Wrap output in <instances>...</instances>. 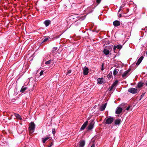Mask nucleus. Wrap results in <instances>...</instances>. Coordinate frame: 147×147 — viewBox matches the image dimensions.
I'll return each mask as SVG.
<instances>
[{"label": "nucleus", "instance_id": "f257e3e1", "mask_svg": "<svg viewBox=\"0 0 147 147\" xmlns=\"http://www.w3.org/2000/svg\"><path fill=\"white\" fill-rule=\"evenodd\" d=\"M35 128V125L33 122L30 123V125L29 126V132L30 134H32L34 131Z\"/></svg>", "mask_w": 147, "mask_h": 147}, {"label": "nucleus", "instance_id": "f03ea898", "mask_svg": "<svg viewBox=\"0 0 147 147\" xmlns=\"http://www.w3.org/2000/svg\"><path fill=\"white\" fill-rule=\"evenodd\" d=\"M113 46H109L107 48H105L103 52L105 55H107L112 50Z\"/></svg>", "mask_w": 147, "mask_h": 147}, {"label": "nucleus", "instance_id": "7ed1b4c3", "mask_svg": "<svg viewBox=\"0 0 147 147\" xmlns=\"http://www.w3.org/2000/svg\"><path fill=\"white\" fill-rule=\"evenodd\" d=\"M128 91L132 94H136L138 92V91L137 89L131 88L128 90Z\"/></svg>", "mask_w": 147, "mask_h": 147}, {"label": "nucleus", "instance_id": "20e7f679", "mask_svg": "<svg viewBox=\"0 0 147 147\" xmlns=\"http://www.w3.org/2000/svg\"><path fill=\"white\" fill-rule=\"evenodd\" d=\"M113 121V117H110L105 119V123L106 124H109L112 122Z\"/></svg>", "mask_w": 147, "mask_h": 147}, {"label": "nucleus", "instance_id": "39448f33", "mask_svg": "<svg viewBox=\"0 0 147 147\" xmlns=\"http://www.w3.org/2000/svg\"><path fill=\"white\" fill-rule=\"evenodd\" d=\"M94 121L92 120L90 123L88 127V129L89 130H91L94 127Z\"/></svg>", "mask_w": 147, "mask_h": 147}, {"label": "nucleus", "instance_id": "423d86ee", "mask_svg": "<svg viewBox=\"0 0 147 147\" xmlns=\"http://www.w3.org/2000/svg\"><path fill=\"white\" fill-rule=\"evenodd\" d=\"M122 108L120 107H117L115 113L117 114H119L122 112Z\"/></svg>", "mask_w": 147, "mask_h": 147}, {"label": "nucleus", "instance_id": "0eeeda50", "mask_svg": "<svg viewBox=\"0 0 147 147\" xmlns=\"http://www.w3.org/2000/svg\"><path fill=\"white\" fill-rule=\"evenodd\" d=\"M97 81L98 83L100 84L104 83L105 82V80L103 78H98V79Z\"/></svg>", "mask_w": 147, "mask_h": 147}, {"label": "nucleus", "instance_id": "6e6552de", "mask_svg": "<svg viewBox=\"0 0 147 147\" xmlns=\"http://www.w3.org/2000/svg\"><path fill=\"white\" fill-rule=\"evenodd\" d=\"M143 58H144L143 56H142L139 58V59H138L137 62L136 63V65L137 66H138L140 64V63L142 62Z\"/></svg>", "mask_w": 147, "mask_h": 147}, {"label": "nucleus", "instance_id": "1a4fd4ad", "mask_svg": "<svg viewBox=\"0 0 147 147\" xmlns=\"http://www.w3.org/2000/svg\"><path fill=\"white\" fill-rule=\"evenodd\" d=\"M118 81H115L113 84L111 86L110 88V91H111L113 89V88L117 84Z\"/></svg>", "mask_w": 147, "mask_h": 147}, {"label": "nucleus", "instance_id": "9d476101", "mask_svg": "<svg viewBox=\"0 0 147 147\" xmlns=\"http://www.w3.org/2000/svg\"><path fill=\"white\" fill-rule=\"evenodd\" d=\"M129 71V70L125 71L122 75V77L123 78H125L128 75V73Z\"/></svg>", "mask_w": 147, "mask_h": 147}, {"label": "nucleus", "instance_id": "9b49d317", "mask_svg": "<svg viewBox=\"0 0 147 147\" xmlns=\"http://www.w3.org/2000/svg\"><path fill=\"white\" fill-rule=\"evenodd\" d=\"M83 72L84 75H87L88 73V69L87 67L84 68V69Z\"/></svg>", "mask_w": 147, "mask_h": 147}, {"label": "nucleus", "instance_id": "f8f14e48", "mask_svg": "<svg viewBox=\"0 0 147 147\" xmlns=\"http://www.w3.org/2000/svg\"><path fill=\"white\" fill-rule=\"evenodd\" d=\"M107 105V103H105L104 105H102L100 107V110L101 111H103L104 110L106 106Z\"/></svg>", "mask_w": 147, "mask_h": 147}, {"label": "nucleus", "instance_id": "ddd939ff", "mask_svg": "<svg viewBox=\"0 0 147 147\" xmlns=\"http://www.w3.org/2000/svg\"><path fill=\"white\" fill-rule=\"evenodd\" d=\"M113 24L114 26H117L120 25V22L116 20L114 21Z\"/></svg>", "mask_w": 147, "mask_h": 147}, {"label": "nucleus", "instance_id": "4468645a", "mask_svg": "<svg viewBox=\"0 0 147 147\" xmlns=\"http://www.w3.org/2000/svg\"><path fill=\"white\" fill-rule=\"evenodd\" d=\"M88 121H86L82 126L81 128V129L83 130L85 129L86 126L87 125Z\"/></svg>", "mask_w": 147, "mask_h": 147}, {"label": "nucleus", "instance_id": "2eb2a0df", "mask_svg": "<svg viewBox=\"0 0 147 147\" xmlns=\"http://www.w3.org/2000/svg\"><path fill=\"white\" fill-rule=\"evenodd\" d=\"M79 143V147H83L85 144V142L83 140L80 141Z\"/></svg>", "mask_w": 147, "mask_h": 147}, {"label": "nucleus", "instance_id": "dca6fc26", "mask_svg": "<svg viewBox=\"0 0 147 147\" xmlns=\"http://www.w3.org/2000/svg\"><path fill=\"white\" fill-rule=\"evenodd\" d=\"M51 23V21L50 20H47L44 22V23L46 26H48Z\"/></svg>", "mask_w": 147, "mask_h": 147}, {"label": "nucleus", "instance_id": "f3484780", "mask_svg": "<svg viewBox=\"0 0 147 147\" xmlns=\"http://www.w3.org/2000/svg\"><path fill=\"white\" fill-rule=\"evenodd\" d=\"M14 115L17 119L20 120L22 119V118L20 117V116L19 114L16 113H15Z\"/></svg>", "mask_w": 147, "mask_h": 147}, {"label": "nucleus", "instance_id": "a211bd4d", "mask_svg": "<svg viewBox=\"0 0 147 147\" xmlns=\"http://www.w3.org/2000/svg\"><path fill=\"white\" fill-rule=\"evenodd\" d=\"M50 137L49 136H47L46 138H43L42 139L43 142L44 143Z\"/></svg>", "mask_w": 147, "mask_h": 147}, {"label": "nucleus", "instance_id": "6ab92c4d", "mask_svg": "<svg viewBox=\"0 0 147 147\" xmlns=\"http://www.w3.org/2000/svg\"><path fill=\"white\" fill-rule=\"evenodd\" d=\"M121 122V120L120 119H117L115 121V124L118 125Z\"/></svg>", "mask_w": 147, "mask_h": 147}, {"label": "nucleus", "instance_id": "aec40b11", "mask_svg": "<svg viewBox=\"0 0 147 147\" xmlns=\"http://www.w3.org/2000/svg\"><path fill=\"white\" fill-rule=\"evenodd\" d=\"M143 84L142 82H139L138 83L137 86L139 88L142 87L143 86Z\"/></svg>", "mask_w": 147, "mask_h": 147}, {"label": "nucleus", "instance_id": "412c9836", "mask_svg": "<svg viewBox=\"0 0 147 147\" xmlns=\"http://www.w3.org/2000/svg\"><path fill=\"white\" fill-rule=\"evenodd\" d=\"M112 73H110L109 74L107 75V77L109 79L110 78H111L112 76Z\"/></svg>", "mask_w": 147, "mask_h": 147}, {"label": "nucleus", "instance_id": "4be33fe9", "mask_svg": "<svg viewBox=\"0 0 147 147\" xmlns=\"http://www.w3.org/2000/svg\"><path fill=\"white\" fill-rule=\"evenodd\" d=\"M118 72V70L117 69H115L113 71V75L115 76L117 73Z\"/></svg>", "mask_w": 147, "mask_h": 147}, {"label": "nucleus", "instance_id": "5701e85b", "mask_svg": "<svg viewBox=\"0 0 147 147\" xmlns=\"http://www.w3.org/2000/svg\"><path fill=\"white\" fill-rule=\"evenodd\" d=\"M26 89V88L22 87L21 90V91L22 92H23L24 91H25Z\"/></svg>", "mask_w": 147, "mask_h": 147}, {"label": "nucleus", "instance_id": "b1692460", "mask_svg": "<svg viewBox=\"0 0 147 147\" xmlns=\"http://www.w3.org/2000/svg\"><path fill=\"white\" fill-rule=\"evenodd\" d=\"M57 47H54L53 48L52 51L53 52H55L57 51Z\"/></svg>", "mask_w": 147, "mask_h": 147}, {"label": "nucleus", "instance_id": "393cba45", "mask_svg": "<svg viewBox=\"0 0 147 147\" xmlns=\"http://www.w3.org/2000/svg\"><path fill=\"white\" fill-rule=\"evenodd\" d=\"M51 60H49L46 62L45 63V64L47 65L51 63Z\"/></svg>", "mask_w": 147, "mask_h": 147}, {"label": "nucleus", "instance_id": "a878e982", "mask_svg": "<svg viewBox=\"0 0 147 147\" xmlns=\"http://www.w3.org/2000/svg\"><path fill=\"white\" fill-rule=\"evenodd\" d=\"M116 46L117 49H121L122 48V46L121 45H118Z\"/></svg>", "mask_w": 147, "mask_h": 147}, {"label": "nucleus", "instance_id": "bb28decb", "mask_svg": "<svg viewBox=\"0 0 147 147\" xmlns=\"http://www.w3.org/2000/svg\"><path fill=\"white\" fill-rule=\"evenodd\" d=\"M49 38H45L43 41V42H45L47 41V40H49Z\"/></svg>", "mask_w": 147, "mask_h": 147}, {"label": "nucleus", "instance_id": "cd10ccee", "mask_svg": "<svg viewBox=\"0 0 147 147\" xmlns=\"http://www.w3.org/2000/svg\"><path fill=\"white\" fill-rule=\"evenodd\" d=\"M43 71L42 70L40 72V76H41L43 74Z\"/></svg>", "mask_w": 147, "mask_h": 147}, {"label": "nucleus", "instance_id": "c85d7f7f", "mask_svg": "<svg viewBox=\"0 0 147 147\" xmlns=\"http://www.w3.org/2000/svg\"><path fill=\"white\" fill-rule=\"evenodd\" d=\"M71 72V70H69L68 71L66 75H68V74H70Z\"/></svg>", "mask_w": 147, "mask_h": 147}, {"label": "nucleus", "instance_id": "c756f323", "mask_svg": "<svg viewBox=\"0 0 147 147\" xmlns=\"http://www.w3.org/2000/svg\"><path fill=\"white\" fill-rule=\"evenodd\" d=\"M131 106H129L126 109V110L127 111H128L129 108H130Z\"/></svg>", "mask_w": 147, "mask_h": 147}, {"label": "nucleus", "instance_id": "7c9ffc66", "mask_svg": "<svg viewBox=\"0 0 147 147\" xmlns=\"http://www.w3.org/2000/svg\"><path fill=\"white\" fill-rule=\"evenodd\" d=\"M103 66H104V65L103 64H102V68H101L102 70H103L104 69V68L103 67Z\"/></svg>", "mask_w": 147, "mask_h": 147}, {"label": "nucleus", "instance_id": "2f4dec72", "mask_svg": "<svg viewBox=\"0 0 147 147\" xmlns=\"http://www.w3.org/2000/svg\"><path fill=\"white\" fill-rule=\"evenodd\" d=\"M101 0H96V1L97 3H99L100 2Z\"/></svg>", "mask_w": 147, "mask_h": 147}, {"label": "nucleus", "instance_id": "473e14b6", "mask_svg": "<svg viewBox=\"0 0 147 147\" xmlns=\"http://www.w3.org/2000/svg\"><path fill=\"white\" fill-rule=\"evenodd\" d=\"M117 46H114L113 47V50L115 51L116 49L117 48Z\"/></svg>", "mask_w": 147, "mask_h": 147}, {"label": "nucleus", "instance_id": "72a5a7b5", "mask_svg": "<svg viewBox=\"0 0 147 147\" xmlns=\"http://www.w3.org/2000/svg\"><path fill=\"white\" fill-rule=\"evenodd\" d=\"M52 133H53V134H55V129H53Z\"/></svg>", "mask_w": 147, "mask_h": 147}, {"label": "nucleus", "instance_id": "f704fd0d", "mask_svg": "<svg viewBox=\"0 0 147 147\" xmlns=\"http://www.w3.org/2000/svg\"><path fill=\"white\" fill-rule=\"evenodd\" d=\"M53 143L52 142L51 143V145L50 146H48V147H51L53 145Z\"/></svg>", "mask_w": 147, "mask_h": 147}, {"label": "nucleus", "instance_id": "c9c22d12", "mask_svg": "<svg viewBox=\"0 0 147 147\" xmlns=\"http://www.w3.org/2000/svg\"><path fill=\"white\" fill-rule=\"evenodd\" d=\"M91 147H95L94 144H93Z\"/></svg>", "mask_w": 147, "mask_h": 147}, {"label": "nucleus", "instance_id": "e433bc0d", "mask_svg": "<svg viewBox=\"0 0 147 147\" xmlns=\"http://www.w3.org/2000/svg\"><path fill=\"white\" fill-rule=\"evenodd\" d=\"M122 7H121L120 8V9L119 10V12L121 9Z\"/></svg>", "mask_w": 147, "mask_h": 147}, {"label": "nucleus", "instance_id": "4c0bfd02", "mask_svg": "<svg viewBox=\"0 0 147 147\" xmlns=\"http://www.w3.org/2000/svg\"><path fill=\"white\" fill-rule=\"evenodd\" d=\"M119 17H121V15L120 14L119 15Z\"/></svg>", "mask_w": 147, "mask_h": 147}, {"label": "nucleus", "instance_id": "58836bf2", "mask_svg": "<svg viewBox=\"0 0 147 147\" xmlns=\"http://www.w3.org/2000/svg\"><path fill=\"white\" fill-rule=\"evenodd\" d=\"M146 54H147V52H146Z\"/></svg>", "mask_w": 147, "mask_h": 147}]
</instances>
